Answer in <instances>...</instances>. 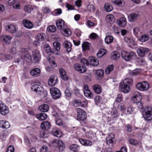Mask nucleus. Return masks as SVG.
<instances>
[{
	"instance_id": "obj_62",
	"label": "nucleus",
	"mask_w": 152,
	"mask_h": 152,
	"mask_svg": "<svg viewBox=\"0 0 152 152\" xmlns=\"http://www.w3.org/2000/svg\"><path fill=\"white\" fill-rule=\"evenodd\" d=\"M86 136L90 139H92L94 138V136L92 132H89L86 134Z\"/></svg>"
},
{
	"instance_id": "obj_36",
	"label": "nucleus",
	"mask_w": 152,
	"mask_h": 152,
	"mask_svg": "<svg viewBox=\"0 0 152 152\" xmlns=\"http://www.w3.org/2000/svg\"><path fill=\"white\" fill-rule=\"evenodd\" d=\"M92 88L94 91L97 94L101 93V88L100 86L98 84H95L92 86Z\"/></svg>"
},
{
	"instance_id": "obj_11",
	"label": "nucleus",
	"mask_w": 152,
	"mask_h": 152,
	"mask_svg": "<svg viewBox=\"0 0 152 152\" xmlns=\"http://www.w3.org/2000/svg\"><path fill=\"white\" fill-rule=\"evenodd\" d=\"M148 49L146 48L140 47L137 51L138 55L141 57L144 56L149 51Z\"/></svg>"
},
{
	"instance_id": "obj_48",
	"label": "nucleus",
	"mask_w": 152,
	"mask_h": 152,
	"mask_svg": "<svg viewBox=\"0 0 152 152\" xmlns=\"http://www.w3.org/2000/svg\"><path fill=\"white\" fill-rule=\"evenodd\" d=\"M53 46L55 49L57 51H59L60 49V44L57 42H54Z\"/></svg>"
},
{
	"instance_id": "obj_59",
	"label": "nucleus",
	"mask_w": 152,
	"mask_h": 152,
	"mask_svg": "<svg viewBox=\"0 0 152 152\" xmlns=\"http://www.w3.org/2000/svg\"><path fill=\"white\" fill-rule=\"evenodd\" d=\"M89 37L91 39L94 40L98 38L99 36L96 34L94 33H92L90 34Z\"/></svg>"
},
{
	"instance_id": "obj_19",
	"label": "nucleus",
	"mask_w": 152,
	"mask_h": 152,
	"mask_svg": "<svg viewBox=\"0 0 152 152\" xmlns=\"http://www.w3.org/2000/svg\"><path fill=\"white\" fill-rule=\"evenodd\" d=\"M89 64L93 66H97L99 64V61L97 58L93 56L89 58Z\"/></svg>"
},
{
	"instance_id": "obj_43",
	"label": "nucleus",
	"mask_w": 152,
	"mask_h": 152,
	"mask_svg": "<svg viewBox=\"0 0 152 152\" xmlns=\"http://www.w3.org/2000/svg\"><path fill=\"white\" fill-rule=\"evenodd\" d=\"M34 10L33 7L30 5H28L25 6L24 7L25 11L27 13L30 12L32 10Z\"/></svg>"
},
{
	"instance_id": "obj_8",
	"label": "nucleus",
	"mask_w": 152,
	"mask_h": 152,
	"mask_svg": "<svg viewBox=\"0 0 152 152\" xmlns=\"http://www.w3.org/2000/svg\"><path fill=\"white\" fill-rule=\"evenodd\" d=\"M32 56L33 58V61L35 63L38 62L41 59V54L38 50H35L32 51Z\"/></svg>"
},
{
	"instance_id": "obj_7",
	"label": "nucleus",
	"mask_w": 152,
	"mask_h": 152,
	"mask_svg": "<svg viewBox=\"0 0 152 152\" xmlns=\"http://www.w3.org/2000/svg\"><path fill=\"white\" fill-rule=\"evenodd\" d=\"M77 120L84 121L86 119V114L83 110L80 108H77Z\"/></svg>"
},
{
	"instance_id": "obj_20",
	"label": "nucleus",
	"mask_w": 152,
	"mask_h": 152,
	"mask_svg": "<svg viewBox=\"0 0 152 152\" xmlns=\"http://www.w3.org/2000/svg\"><path fill=\"white\" fill-rule=\"evenodd\" d=\"M40 70L37 68H34L30 72L31 75L33 76L36 77L39 75Z\"/></svg>"
},
{
	"instance_id": "obj_61",
	"label": "nucleus",
	"mask_w": 152,
	"mask_h": 152,
	"mask_svg": "<svg viewBox=\"0 0 152 152\" xmlns=\"http://www.w3.org/2000/svg\"><path fill=\"white\" fill-rule=\"evenodd\" d=\"M7 134V132L5 131H3L1 133L0 135V137L1 139L4 140L6 137Z\"/></svg>"
},
{
	"instance_id": "obj_10",
	"label": "nucleus",
	"mask_w": 152,
	"mask_h": 152,
	"mask_svg": "<svg viewBox=\"0 0 152 152\" xmlns=\"http://www.w3.org/2000/svg\"><path fill=\"white\" fill-rule=\"evenodd\" d=\"M119 88L121 91L124 93H127L129 92L131 89L129 86L127 85L121 83L119 85Z\"/></svg>"
},
{
	"instance_id": "obj_4",
	"label": "nucleus",
	"mask_w": 152,
	"mask_h": 152,
	"mask_svg": "<svg viewBox=\"0 0 152 152\" xmlns=\"http://www.w3.org/2000/svg\"><path fill=\"white\" fill-rule=\"evenodd\" d=\"M121 55L122 57L125 60L129 61L131 59L135 57L136 54L133 52H131L129 53L125 51L122 52Z\"/></svg>"
},
{
	"instance_id": "obj_64",
	"label": "nucleus",
	"mask_w": 152,
	"mask_h": 152,
	"mask_svg": "<svg viewBox=\"0 0 152 152\" xmlns=\"http://www.w3.org/2000/svg\"><path fill=\"white\" fill-rule=\"evenodd\" d=\"M134 109L131 106L129 107L127 110V113L128 114H131L134 113Z\"/></svg>"
},
{
	"instance_id": "obj_30",
	"label": "nucleus",
	"mask_w": 152,
	"mask_h": 152,
	"mask_svg": "<svg viewBox=\"0 0 152 152\" xmlns=\"http://www.w3.org/2000/svg\"><path fill=\"white\" fill-rule=\"evenodd\" d=\"M120 56V53L117 51H114L111 54V57L112 59L116 60L119 59Z\"/></svg>"
},
{
	"instance_id": "obj_40",
	"label": "nucleus",
	"mask_w": 152,
	"mask_h": 152,
	"mask_svg": "<svg viewBox=\"0 0 152 152\" xmlns=\"http://www.w3.org/2000/svg\"><path fill=\"white\" fill-rule=\"evenodd\" d=\"M109 137H111L110 138L109 137H108L107 138H106L107 143V144H109L111 143H113V139L114 137V135L112 133L110 134Z\"/></svg>"
},
{
	"instance_id": "obj_5",
	"label": "nucleus",
	"mask_w": 152,
	"mask_h": 152,
	"mask_svg": "<svg viewBox=\"0 0 152 152\" xmlns=\"http://www.w3.org/2000/svg\"><path fill=\"white\" fill-rule=\"evenodd\" d=\"M50 91L52 97L54 99H57L60 97L61 94L58 88L53 87L50 89Z\"/></svg>"
},
{
	"instance_id": "obj_6",
	"label": "nucleus",
	"mask_w": 152,
	"mask_h": 152,
	"mask_svg": "<svg viewBox=\"0 0 152 152\" xmlns=\"http://www.w3.org/2000/svg\"><path fill=\"white\" fill-rule=\"evenodd\" d=\"M149 87V84L146 81H144L138 83L136 85V88L142 91L147 90L148 89Z\"/></svg>"
},
{
	"instance_id": "obj_63",
	"label": "nucleus",
	"mask_w": 152,
	"mask_h": 152,
	"mask_svg": "<svg viewBox=\"0 0 152 152\" xmlns=\"http://www.w3.org/2000/svg\"><path fill=\"white\" fill-rule=\"evenodd\" d=\"M122 95L121 94H119L118 95L115 99V102L117 103L120 102L122 99Z\"/></svg>"
},
{
	"instance_id": "obj_14",
	"label": "nucleus",
	"mask_w": 152,
	"mask_h": 152,
	"mask_svg": "<svg viewBox=\"0 0 152 152\" xmlns=\"http://www.w3.org/2000/svg\"><path fill=\"white\" fill-rule=\"evenodd\" d=\"M139 16V14L138 13H131L128 16V20L130 22H134L137 20Z\"/></svg>"
},
{
	"instance_id": "obj_26",
	"label": "nucleus",
	"mask_w": 152,
	"mask_h": 152,
	"mask_svg": "<svg viewBox=\"0 0 152 152\" xmlns=\"http://www.w3.org/2000/svg\"><path fill=\"white\" fill-rule=\"evenodd\" d=\"M61 31L64 36L66 37L69 36L72 34L71 31L69 29L67 28V26L66 28H65L61 30Z\"/></svg>"
},
{
	"instance_id": "obj_42",
	"label": "nucleus",
	"mask_w": 152,
	"mask_h": 152,
	"mask_svg": "<svg viewBox=\"0 0 152 152\" xmlns=\"http://www.w3.org/2000/svg\"><path fill=\"white\" fill-rule=\"evenodd\" d=\"M106 20L107 22L110 23H113L114 21V16L112 15H107L106 17Z\"/></svg>"
},
{
	"instance_id": "obj_50",
	"label": "nucleus",
	"mask_w": 152,
	"mask_h": 152,
	"mask_svg": "<svg viewBox=\"0 0 152 152\" xmlns=\"http://www.w3.org/2000/svg\"><path fill=\"white\" fill-rule=\"evenodd\" d=\"M114 66L113 65H109L106 69L105 72L106 74H109L113 69Z\"/></svg>"
},
{
	"instance_id": "obj_17",
	"label": "nucleus",
	"mask_w": 152,
	"mask_h": 152,
	"mask_svg": "<svg viewBox=\"0 0 152 152\" xmlns=\"http://www.w3.org/2000/svg\"><path fill=\"white\" fill-rule=\"evenodd\" d=\"M62 45L66 49L67 53H69L71 51L72 49V44L70 42L66 40L63 43Z\"/></svg>"
},
{
	"instance_id": "obj_56",
	"label": "nucleus",
	"mask_w": 152,
	"mask_h": 152,
	"mask_svg": "<svg viewBox=\"0 0 152 152\" xmlns=\"http://www.w3.org/2000/svg\"><path fill=\"white\" fill-rule=\"evenodd\" d=\"M87 9L88 11L94 12L95 10V8L93 5L89 4L87 6Z\"/></svg>"
},
{
	"instance_id": "obj_37",
	"label": "nucleus",
	"mask_w": 152,
	"mask_h": 152,
	"mask_svg": "<svg viewBox=\"0 0 152 152\" xmlns=\"http://www.w3.org/2000/svg\"><path fill=\"white\" fill-rule=\"evenodd\" d=\"M79 147L76 144H73L70 145L69 149L72 152H77L79 149Z\"/></svg>"
},
{
	"instance_id": "obj_31",
	"label": "nucleus",
	"mask_w": 152,
	"mask_h": 152,
	"mask_svg": "<svg viewBox=\"0 0 152 152\" xmlns=\"http://www.w3.org/2000/svg\"><path fill=\"white\" fill-rule=\"evenodd\" d=\"M36 117L39 120L43 121L47 118V115L44 113H41L39 114H36Z\"/></svg>"
},
{
	"instance_id": "obj_54",
	"label": "nucleus",
	"mask_w": 152,
	"mask_h": 152,
	"mask_svg": "<svg viewBox=\"0 0 152 152\" xmlns=\"http://www.w3.org/2000/svg\"><path fill=\"white\" fill-rule=\"evenodd\" d=\"M129 142L130 144L133 145H136L138 144V142L136 140L131 138L128 139Z\"/></svg>"
},
{
	"instance_id": "obj_32",
	"label": "nucleus",
	"mask_w": 152,
	"mask_h": 152,
	"mask_svg": "<svg viewBox=\"0 0 152 152\" xmlns=\"http://www.w3.org/2000/svg\"><path fill=\"white\" fill-rule=\"evenodd\" d=\"M112 2L120 7H122L125 5V2L123 0H113Z\"/></svg>"
},
{
	"instance_id": "obj_18",
	"label": "nucleus",
	"mask_w": 152,
	"mask_h": 152,
	"mask_svg": "<svg viewBox=\"0 0 152 152\" xmlns=\"http://www.w3.org/2000/svg\"><path fill=\"white\" fill-rule=\"evenodd\" d=\"M117 24L120 27H124L126 24V18L124 17L120 18L117 21Z\"/></svg>"
},
{
	"instance_id": "obj_49",
	"label": "nucleus",
	"mask_w": 152,
	"mask_h": 152,
	"mask_svg": "<svg viewBox=\"0 0 152 152\" xmlns=\"http://www.w3.org/2000/svg\"><path fill=\"white\" fill-rule=\"evenodd\" d=\"M105 10L107 12H110L113 9V6L108 4H106L104 6Z\"/></svg>"
},
{
	"instance_id": "obj_55",
	"label": "nucleus",
	"mask_w": 152,
	"mask_h": 152,
	"mask_svg": "<svg viewBox=\"0 0 152 152\" xmlns=\"http://www.w3.org/2000/svg\"><path fill=\"white\" fill-rule=\"evenodd\" d=\"M56 28L55 26L51 25L49 26L47 28L48 30L50 32H54L56 30Z\"/></svg>"
},
{
	"instance_id": "obj_25",
	"label": "nucleus",
	"mask_w": 152,
	"mask_h": 152,
	"mask_svg": "<svg viewBox=\"0 0 152 152\" xmlns=\"http://www.w3.org/2000/svg\"><path fill=\"white\" fill-rule=\"evenodd\" d=\"M60 73L61 78L64 80H66L68 79V77L66 75L65 70L62 68L59 69Z\"/></svg>"
},
{
	"instance_id": "obj_28",
	"label": "nucleus",
	"mask_w": 152,
	"mask_h": 152,
	"mask_svg": "<svg viewBox=\"0 0 152 152\" xmlns=\"http://www.w3.org/2000/svg\"><path fill=\"white\" fill-rule=\"evenodd\" d=\"M79 141L82 144L85 146H90L92 145V142L88 140L80 139Z\"/></svg>"
},
{
	"instance_id": "obj_29",
	"label": "nucleus",
	"mask_w": 152,
	"mask_h": 152,
	"mask_svg": "<svg viewBox=\"0 0 152 152\" xmlns=\"http://www.w3.org/2000/svg\"><path fill=\"white\" fill-rule=\"evenodd\" d=\"M44 48L45 52L48 55H51L52 53H54V52L51 50L50 45L48 44H45L44 46Z\"/></svg>"
},
{
	"instance_id": "obj_2",
	"label": "nucleus",
	"mask_w": 152,
	"mask_h": 152,
	"mask_svg": "<svg viewBox=\"0 0 152 152\" xmlns=\"http://www.w3.org/2000/svg\"><path fill=\"white\" fill-rule=\"evenodd\" d=\"M52 146L56 148V150L60 152L63 151L65 148V145L63 142L59 140H54L52 143Z\"/></svg>"
},
{
	"instance_id": "obj_52",
	"label": "nucleus",
	"mask_w": 152,
	"mask_h": 152,
	"mask_svg": "<svg viewBox=\"0 0 152 152\" xmlns=\"http://www.w3.org/2000/svg\"><path fill=\"white\" fill-rule=\"evenodd\" d=\"M40 135L42 138H46L48 136V132L45 130L41 131L40 132Z\"/></svg>"
},
{
	"instance_id": "obj_44",
	"label": "nucleus",
	"mask_w": 152,
	"mask_h": 152,
	"mask_svg": "<svg viewBox=\"0 0 152 152\" xmlns=\"http://www.w3.org/2000/svg\"><path fill=\"white\" fill-rule=\"evenodd\" d=\"M107 53L106 51L104 49H101L97 54L98 57L100 58L105 55Z\"/></svg>"
},
{
	"instance_id": "obj_24",
	"label": "nucleus",
	"mask_w": 152,
	"mask_h": 152,
	"mask_svg": "<svg viewBox=\"0 0 152 152\" xmlns=\"http://www.w3.org/2000/svg\"><path fill=\"white\" fill-rule=\"evenodd\" d=\"M50 127V123L47 121H45L42 122L41 125V127L43 130H48Z\"/></svg>"
},
{
	"instance_id": "obj_39",
	"label": "nucleus",
	"mask_w": 152,
	"mask_h": 152,
	"mask_svg": "<svg viewBox=\"0 0 152 152\" xmlns=\"http://www.w3.org/2000/svg\"><path fill=\"white\" fill-rule=\"evenodd\" d=\"M45 35L43 33L39 34L36 36V39L39 41H42L45 38Z\"/></svg>"
},
{
	"instance_id": "obj_57",
	"label": "nucleus",
	"mask_w": 152,
	"mask_h": 152,
	"mask_svg": "<svg viewBox=\"0 0 152 152\" xmlns=\"http://www.w3.org/2000/svg\"><path fill=\"white\" fill-rule=\"evenodd\" d=\"M65 93L66 96H70L72 94L71 89L69 88H67L65 91Z\"/></svg>"
},
{
	"instance_id": "obj_1",
	"label": "nucleus",
	"mask_w": 152,
	"mask_h": 152,
	"mask_svg": "<svg viewBox=\"0 0 152 152\" xmlns=\"http://www.w3.org/2000/svg\"><path fill=\"white\" fill-rule=\"evenodd\" d=\"M133 96L132 97V100L133 102L137 104L138 107L140 109H142L143 104L140 102L142 99V96L140 93L137 91H134L133 94Z\"/></svg>"
},
{
	"instance_id": "obj_12",
	"label": "nucleus",
	"mask_w": 152,
	"mask_h": 152,
	"mask_svg": "<svg viewBox=\"0 0 152 152\" xmlns=\"http://www.w3.org/2000/svg\"><path fill=\"white\" fill-rule=\"evenodd\" d=\"M74 67L75 69L80 73H84L86 70V67L80 64H75Z\"/></svg>"
},
{
	"instance_id": "obj_46",
	"label": "nucleus",
	"mask_w": 152,
	"mask_h": 152,
	"mask_svg": "<svg viewBox=\"0 0 152 152\" xmlns=\"http://www.w3.org/2000/svg\"><path fill=\"white\" fill-rule=\"evenodd\" d=\"M84 94L85 96L87 97L92 98L93 95L90 90H84Z\"/></svg>"
},
{
	"instance_id": "obj_47",
	"label": "nucleus",
	"mask_w": 152,
	"mask_h": 152,
	"mask_svg": "<svg viewBox=\"0 0 152 152\" xmlns=\"http://www.w3.org/2000/svg\"><path fill=\"white\" fill-rule=\"evenodd\" d=\"M133 32L134 35L137 37H139L141 33L140 29L138 27L134 28L133 29Z\"/></svg>"
},
{
	"instance_id": "obj_38",
	"label": "nucleus",
	"mask_w": 152,
	"mask_h": 152,
	"mask_svg": "<svg viewBox=\"0 0 152 152\" xmlns=\"http://www.w3.org/2000/svg\"><path fill=\"white\" fill-rule=\"evenodd\" d=\"M149 39V37L146 34H143L138 38V40L142 42H144Z\"/></svg>"
},
{
	"instance_id": "obj_41",
	"label": "nucleus",
	"mask_w": 152,
	"mask_h": 152,
	"mask_svg": "<svg viewBox=\"0 0 152 152\" xmlns=\"http://www.w3.org/2000/svg\"><path fill=\"white\" fill-rule=\"evenodd\" d=\"M90 44L88 42H84L82 45L83 50L84 51L89 49Z\"/></svg>"
},
{
	"instance_id": "obj_35",
	"label": "nucleus",
	"mask_w": 152,
	"mask_h": 152,
	"mask_svg": "<svg viewBox=\"0 0 152 152\" xmlns=\"http://www.w3.org/2000/svg\"><path fill=\"white\" fill-rule=\"evenodd\" d=\"M49 106L46 104L42 105L39 107V110L40 111L44 112H47L49 110Z\"/></svg>"
},
{
	"instance_id": "obj_3",
	"label": "nucleus",
	"mask_w": 152,
	"mask_h": 152,
	"mask_svg": "<svg viewBox=\"0 0 152 152\" xmlns=\"http://www.w3.org/2000/svg\"><path fill=\"white\" fill-rule=\"evenodd\" d=\"M145 120L150 121L152 119V108L150 107H146L142 112Z\"/></svg>"
},
{
	"instance_id": "obj_22",
	"label": "nucleus",
	"mask_w": 152,
	"mask_h": 152,
	"mask_svg": "<svg viewBox=\"0 0 152 152\" xmlns=\"http://www.w3.org/2000/svg\"><path fill=\"white\" fill-rule=\"evenodd\" d=\"M10 124L5 120L0 121V127L3 129H7L10 127Z\"/></svg>"
},
{
	"instance_id": "obj_53",
	"label": "nucleus",
	"mask_w": 152,
	"mask_h": 152,
	"mask_svg": "<svg viewBox=\"0 0 152 152\" xmlns=\"http://www.w3.org/2000/svg\"><path fill=\"white\" fill-rule=\"evenodd\" d=\"M24 59L28 63L31 62L32 61V57L31 56L28 54H26L24 56Z\"/></svg>"
},
{
	"instance_id": "obj_23",
	"label": "nucleus",
	"mask_w": 152,
	"mask_h": 152,
	"mask_svg": "<svg viewBox=\"0 0 152 152\" xmlns=\"http://www.w3.org/2000/svg\"><path fill=\"white\" fill-rule=\"evenodd\" d=\"M104 73V71L101 69L96 70L95 74L96 75L97 79L98 80L102 79L103 77Z\"/></svg>"
},
{
	"instance_id": "obj_27",
	"label": "nucleus",
	"mask_w": 152,
	"mask_h": 152,
	"mask_svg": "<svg viewBox=\"0 0 152 152\" xmlns=\"http://www.w3.org/2000/svg\"><path fill=\"white\" fill-rule=\"evenodd\" d=\"M52 134L58 137H60L61 135V133L60 130L57 128H54L52 131Z\"/></svg>"
},
{
	"instance_id": "obj_13",
	"label": "nucleus",
	"mask_w": 152,
	"mask_h": 152,
	"mask_svg": "<svg viewBox=\"0 0 152 152\" xmlns=\"http://www.w3.org/2000/svg\"><path fill=\"white\" fill-rule=\"evenodd\" d=\"M58 77L55 75H52L48 80V84L50 86H53L57 83Z\"/></svg>"
},
{
	"instance_id": "obj_58",
	"label": "nucleus",
	"mask_w": 152,
	"mask_h": 152,
	"mask_svg": "<svg viewBox=\"0 0 152 152\" xmlns=\"http://www.w3.org/2000/svg\"><path fill=\"white\" fill-rule=\"evenodd\" d=\"M122 83L126 84H132L133 83V80L131 79H125L123 80V82Z\"/></svg>"
},
{
	"instance_id": "obj_51",
	"label": "nucleus",
	"mask_w": 152,
	"mask_h": 152,
	"mask_svg": "<svg viewBox=\"0 0 152 152\" xmlns=\"http://www.w3.org/2000/svg\"><path fill=\"white\" fill-rule=\"evenodd\" d=\"M38 87L37 90L34 91L36 92L38 94L41 95L43 94V88L40 85H39Z\"/></svg>"
},
{
	"instance_id": "obj_60",
	"label": "nucleus",
	"mask_w": 152,
	"mask_h": 152,
	"mask_svg": "<svg viewBox=\"0 0 152 152\" xmlns=\"http://www.w3.org/2000/svg\"><path fill=\"white\" fill-rule=\"evenodd\" d=\"M80 62L82 64L84 65L86 64L87 66L89 65V60L88 61L86 59L84 58H82L80 60Z\"/></svg>"
},
{
	"instance_id": "obj_33",
	"label": "nucleus",
	"mask_w": 152,
	"mask_h": 152,
	"mask_svg": "<svg viewBox=\"0 0 152 152\" xmlns=\"http://www.w3.org/2000/svg\"><path fill=\"white\" fill-rule=\"evenodd\" d=\"M6 30L11 33H13L15 32L16 29L15 27L12 25H8L7 26L5 27Z\"/></svg>"
},
{
	"instance_id": "obj_45",
	"label": "nucleus",
	"mask_w": 152,
	"mask_h": 152,
	"mask_svg": "<svg viewBox=\"0 0 152 152\" xmlns=\"http://www.w3.org/2000/svg\"><path fill=\"white\" fill-rule=\"evenodd\" d=\"M113 38L112 36H108L105 39V42L107 44L113 42Z\"/></svg>"
},
{
	"instance_id": "obj_16",
	"label": "nucleus",
	"mask_w": 152,
	"mask_h": 152,
	"mask_svg": "<svg viewBox=\"0 0 152 152\" xmlns=\"http://www.w3.org/2000/svg\"><path fill=\"white\" fill-rule=\"evenodd\" d=\"M56 25L57 28L60 31L66 27V26L64 24V21L61 19L58 20L56 21Z\"/></svg>"
},
{
	"instance_id": "obj_34",
	"label": "nucleus",
	"mask_w": 152,
	"mask_h": 152,
	"mask_svg": "<svg viewBox=\"0 0 152 152\" xmlns=\"http://www.w3.org/2000/svg\"><path fill=\"white\" fill-rule=\"evenodd\" d=\"M52 115L55 118L56 123L58 126H61L63 125L62 120L60 119H56V118H58V113H56L55 114H53Z\"/></svg>"
},
{
	"instance_id": "obj_9",
	"label": "nucleus",
	"mask_w": 152,
	"mask_h": 152,
	"mask_svg": "<svg viewBox=\"0 0 152 152\" xmlns=\"http://www.w3.org/2000/svg\"><path fill=\"white\" fill-rule=\"evenodd\" d=\"M9 112L8 107L5 104L0 101V113L3 115L7 114Z\"/></svg>"
},
{
	"instance_id": "obj_15",
	"label": "nucleus",
	"mask_w": 152,
	"mask_h": 152,
	"mask_svg": "<svg viewBox=\"0 0 152 152\" xmlns=\"http://www.w3.org/2000/svg\"><path fill=\"white\" fill-rule=\"evenodd\" d=\"M12 39L11 37L8 35L2 36L0 39L1 41L6 45H9L11 42V40Z\"/></svg>"
},
{
	"instance_id": "obj_21",
	"label": "nucleus",
	"mask_w": 152,
	"mask_h": 152,
	"mask_svg": "<svg viewBox=\"0 0 152 152\" xmlns=\"http://www.w3.org/2000/svg\"><path fill=\"white\" fill-rule=\"evenodd\" d=\"M22 23L24 26L27 28L31 29L33 27V24L27 20H23Z\"/></svg>"
}]
</instances>
